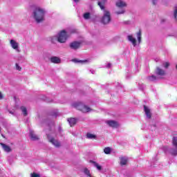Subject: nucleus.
Instances as JSON below:
<instances>
[{"instance_id": "obj_1", "label": "nucleus", "mask_w": 177, "mask_h": 177, "mask_svg": "<svg viewBox=\"0 0 177 177\" xmlns=\"http://www.w3.org/2000/svg\"><path fill=\"white\" fill-rule=\"evenodd\" d=\"M46 14V10L45 9L36 7L32 12L33 19L38 24L42 23L45 20V15Z\"/></svg>"}, {"instance_id": "obj_2", "label": "nucleus", "mask_w": 177, "mask_h": 177, "mask_svg": "<svg viewBox=\"0 0 177 177\" xmlns=\"http://www.w3.org/2000/svg\"><path fill=\"white\" fill-rule=\"evenodd\" d=\"M163 151L169 152L171 156H177V137H174L172 139V147L169 149L168 147H164Z\"/></svg>"}, {"instance_id": "obj_3", "label": "nucleus", "mask_w": 177, "mask_h": 177, "mask_svg": "<svg viewBox=\"0 0 177 177\" xmlns=\"http://www.w3.org/2000/svg\"><path fill=\"white\" fill-rule=\"evenodd\" d=\"M72 106L82 113H89V111H92V109L84 104L82 102H75L72 104Z\"/></svg>"}, {"instance_id": "obj_4", "label": "nucleus", "mask_w": 177, "mask_h": 177, "mask_svg": "<svg viewBox=\"0 0 177 177\" xmlns=\"http://www.w3.org/2000/svg\"><path fill=\"white\" fill-rule=\"evenodd\" d=\"M111 21V14L110 11L104 10V15L101 19L102 24H109Z\"/></svg>"}, {"instance_id": "obj_5", "label": "nucleus", "mask_w": 177, "mask_h": 177, "mask_svg": "<svg viewBox=\"0 0 177 177\" xmlns=\"http://www.w3.org/2000/svg\"><path fill=\"white\" fill-rule=\"evenodd\" d=\"M115 5L117 8H121V10L120 11H116L115 14L116 15H124L125 13V10L122 8H125L127 6V3L122 0H118L115 3Z\"/></svg>"}, {"instance_id": "obj_6", "label": "nucleus", "mask_w": 177, "mask_h": 177, "mask_svg": "<svg viewBox=\"0 0 177 177\" xmlns=\"http://www.w3.org/2000/svg\"><path fill=\"white\" fill-rule=\"evenodd\" d=\"M67 38H68V36H67V32H66V30H62L57 35V41L59 44H65L66 41H67Z\"/></svg>"}, {"instance_id": "obj_7", "label": "nucleus", "mask_w": 177, "mask_h": 177, "mask_svg": "<svg viewBox=\"0 0 177 177\" xmlns=\"http://www.w3.org/2000/svg\"><path fill=\"white\" fill-rule=\"evenodd\" d=\"M47 138L50 143H52V145L55 146V147H60V142H59V141L57 140H55L53 137H51L49 134H47Z\"/></svg>"}, {"instance_id": "obj_8", "label": "nucleus", "mask_w": 177, "mask_h": 177, "mask_svg": "<svg viewBox=\"0 0 177 177\" xmlns=\"http://www.w3.org/2000/svg\"><path fill=\"white\" fill-rule=\"evenodd\" d=\"M69 46L71 49L77 50V49H79L80 46H81V43L80 41H73L70 44Z\"/></svg>"}, {"instance_id": "obj_9", "label": "nucleus", "mask_w": 177, "mask_h": 177, "mask_svg": "<svg viewBox=\"0 0 177 177\" xmlns=\"http://www.w3.org/2000/svg\"><path fill=\"white\" fill-rule=\"evenodd\" d=\"M144 111L147 115V118L150 120L151 118V112L150 111V109H149L146 105H144Z\"/></svg>"}, {"instance_id": "obj_10", "label": "nucleus", "mask_w": 177, "mask_h": 177, "mask_svg": "<svg viewBox=\"0 0 177 177\" xmlns=\"http://www.w3.org/2000/svg\"><path fill=\"white\" fill-rule=\"evenodd\" d=\"M120 165L124 167V165H127L128 164V158L126 156L120 157Z\"/></svg>"}, {"instance_id": "obj_11", "label": "nucleus", "mask_w": 177, "mask_h": 177, "mask_svg": "<svg viewBox=\"0 0 177 177\" xmlns=\"http://www.w3.org/2000/svg\"><path fill=\"white\" fill-rule=\"evenodd\" d=\"M156 74L157 75H160L161 77L165 75V71L160 68V67L156 68Z\"/></svg>"}, {"instance_id": "obj_12", "label": "nucleus", "mask_w": 177, "mask_h": 177, "mask_svg": "<svg viewBox=\"0 0 177 177\" xmlns=\"http://www.w3.org/2000/svg\"><path fill=\"white\" fill-rule=\"evenodd\" d=\"M107 3V0H100L97 2L98 6H100L101 10H104V5Z\"/></svg>"}, {"instance_id": "obj_13", "label": "nucleus", "mask_w": 177, "mask_h": 177, "mask_svg": "<svg viewBox=\"0 0 177 177\" xmlns=\"http://www.w3.org/2000/svg\"><path fill=\"white\" fill-rule=\"evenodd\" d=\"M10 45L13 49H15V50H19V44L14 39L10 40Z\"/></svg>"}, {"instance_id": "obj_14", "label": "nucleus", "mask_w": 177, "mask_h": 177, "mask_svg": "<svg viewBox=\"0 0 177 177\" xmlns=\"http://www.w3.org/2000/svg\"><path fill=\"white\" fill-rule=\"evenodd\" d=\"M30 136L31 140H38V139H39L38 138V136H37L36 133H34V131L32 130H30Z\"/></svg>"}, {"instance_id": "obj_15", "label": "nucleus", "mask_w": 177, "mask_h": 177, "mask_svg": "<svg viewBox=\"0 0 177 177\" xmlns=\"http://www.w3.org/2000/svg\"><path fill=\"white\" fill-rule=\"evenodd\" d=\"M127 39H128V41H129V42H131L132 45L133 46H136V39H135L133 36L129 35L127 37Z\"/></svg>"}, {"instance_id": "obj_16", "label": "nucleus", "mask_w": 177, "mask_h": 177, "mask_svg": "<svg viewBox=\"0 0 177 177\" xmlns=\"http://www.w3.org/2000/svg\"><path fill=\"white\" fill-rule=\"evenodd\" d=\"M106 123L112 128H117L118 127V123L114 120H109Z\"/></svg>"}, {"instance_id": "obj_17", "label": "nucleus", "mask_w": 177, "mask_h": 177, "mask_svg": "<svg viewBox=\"0 0 177 177\" xmlns=\"http://www.w3.org/2000/svg\"><path fill=\"white\" fill-rule=\"evenodd\" d=\"M51 63H54L55 64H59L62 61L59 57H52L50 58Z\"/></svg>"}, {"instance_id": "obj_18", "label": "nucleus", "mask_w": 177, "mask_h": 177, "mask_svg": "<svg viewBox=\"0 0 177 177\" xmlns=\"http://www.w3.org/2000/svg\"><path fill=\"white\" fill-rule=\"evenodd\" d=\"M1 146L3 147L4 151H6V153H10V151H12L10 147L6 145V144L1 143Z\"/></svg>"}, {"instance_id": "obj_19", "label": "nucleus", "mask_w": 177, "mask_h": 177, "mask_svg": "<svg viewBox=\"0 0 177 177\" xmlns=\"http://www.w3.org/2000/svg\"><path fill=\"white\" fill-rule=\"evenodd\" d=\"M68 122L69 124L71 125V127H74V125H75V124H77V119H75L74 118H68Z\"/></svg>"}, {"instance_id": "obj_20", "label": "nucleus", "mask_w": 177, "mask_h": 177, "mask_svg": "<svg viewBox=\"0 0 177 177\" xmlns=\"http://www.w3.org/2000/svg\"><path fill=\"white\" fill-rule=\"evenodd\" d=\"M90 162L91 164L93 165V166L95 167L98 171H102V166L99 165L97 162L93 160H90Z\"/></svg>"}, {"instance_id": "obj_21", "label": "nucleus", "mask_w": 177, "mask_h": 177, "mask_svg": "<svg viewBox=\"0 0 177 177\" xmlns=\"http://www.w3.org/2000/svg\"><path fill=\"white\" fill-rule=\"evenodd\" d=\"M20 109L21 110L24 117H27V115H28V113L27 112V108H26V106H22L20 107Z\"/></svg>"}, {"instance_id": "obj_22", "label": "nucleus", "mask_w": 177, "mask_h": 177, "mask_svg": "<svg viewBox=\"0 0 177 177\" xmlns=\"http://www.w3.org/2000/svg\"><path fill=\"white\" fill-rule=\"evenodd\" d=\"M148 81H150L151 82H154V81H156L157 80V77H156V75H151V76H149L147 77Z\"/></svg>"}, {"instance_id": "obj_23", "label": "nucleus", "mask_w": 177, "mask_h": 177, "mask_svg": "<svg viewBox=\"0 0 177 177\" xmlns=\"http://www.w3.org/2000/svg\"><path fill=\"white\" fill-rule=\"evenodd\" d=\"M83 17L85 20H89L91 19V14L90 12H86L83 15Z\"/></svg>"}, {"instance_id": "obj_24", "label": "nucleus", "mask_w": 177, "mask_h": 177, "mask_svg": "<svg viewBox=\"0 0 177 177\" xmlns=\"http://www.w3.org/2000/svg\"><path fill=\"white\" fill-rule=\"evenodd\" d=\"M137 38L139 44H140L142 41V32L139 31L138 32H137Z\"/></svg>"}, {"instance_id": "obj_25", "label": "nucleus", "mask_w": 177, "mask_h": 177, "mask_svg": "<svg viewBox=\"0 0 177 177\" xmlns=\"http://www.w3.org/2000/svg\"><path fill=\"white\" fill-rule=\"evenodd\" d=\"M104 152L105 154H110V153H111V149L110 147H106L104 149Z\"/></svg>"}, {"instance_id": "obj_26", "label": "nucleus", "mask_w": 177, "mask_h": 177, "mask_svg": "<svg viewBox=\"0 0 177 177\" xmlns=\"http://www.w3.org/2000/svg\"><path fill=\"white\" fill-rule=\"evenodd\" d=\"M86 136H87L88 139H95L96 138V136H95L92 133H88L86 134Z\"/></svg>"}, {"instance_id": "obj_27", "label": "nucleus", "mask_w": 177, "mask_h": 177, "mask_svg": "<svg viewBox=\"0 0 177 177\" xmlns=\"http://www.w3.org/2000/svg\"><path fill=\"white\" fill-rule=\"evenodd\" d=\"M74 63H86V60H80L77 59H74L72 60Z\"/></svg>"}, {"instance_id": "obj_28", "label": "nucleus", "mask_w": 177, "mask_h": 177, "mask_svg": "<svg viewBox=\"0 0 177 177\" xmlns=\"http://www.w3.org/2000/svg\"><path fill=\"white\" fill-rule=\"evenodd\" d=\"M56 41H57V36H53L51 38V42L52 44H55V42H56Z\"/></svg>"}, {"instance_id": "obj_29", "label": "nucleus", "mask_w": 177, "mask_h": 177, "mask_svg": "<svg viewBox=\"0 0 177 177\" xmlns=\"http://www.w3.org/2000/svg\"><path fill=\"white\" fill-rule=\"evenodd\" d=\"M174 19L177 21V6L174 8Z\"/></svg>"}, {"instance_id": "obj_30", "label": "nucleus", "mask_w": 177, "mask_h": 177, "mask_svg": "<svg viewBox=\"0 0 177 177\" xmlns=\"http://www.w3.org/2000/svg\"><path fill=\"white\" fill-rule=\"evenodd\" d=\"M30 177H41V176L37 173H32L30 174Z\"/></svg>"}, {"instance_id": "obj_31", "label": "nucleus", "mask_w": 177, "mask_h": 177, "mask_svg": "<svg viewBox=\"0 0 177 177\" xmlns=\"http://www.w3.org/2000/svg\"><path fill=\"white\" fill-rule=\"evenodd\" d=\"M162 66L165 68H168L169 67V62H165L162 64Z\"/></svg>"}, {"instance_id": "obj_32", "label": "nucleus", "mask_w": 177, "mask_h": 177, "mask_svg": "<svg viewBox=\"0 0 177 177\" xmlns=\"http://www.w3.org/2000/svg\"><path fill=\"white\" fill-rule=\"evenodd\" d=\"M84 174H85V175H87V176H91V173H90L89 170H88V169H84Z\"/></svg>"}, {"instance_id": "obj_33", "label": "nucleus", "mask_w": 177, "mask_h": 177, "mask_svg": "<svg viewBox=\"0 0 177 177\" xmlns=\"http://www.w3.org/2000/svg\"><path fill=\"white\" fill-rule=\"evenodd\" d=\"M139 88H140L141 91H143V89H145V84H139Z\"/></svg>"}, {"instance_id": "obj_34", "label": "nucleus", "mask_w": 177, "mask_h": 177, "mask_svg": "<svg viewBox=\"0 0 177 177\" xmlns=\"http://www.w3.org/2000/svg\"><path fill=\"white\" fill-rule=\"evenodd\" d=\"M16 69L18 70V71H21V67H20L18 64H16Z\"/></svg>"}, {"instance_id": "obj_35", "label": "nucleus", "mask_w": 177, "mask_h": 177, "mask_svg": "<svg viewBox=\"0 0 177 177\" xmlns=\"http://www.w3.org/2000/svg\"><path fill=\"white\" fill-rule=\"evenodd\" d=\"M153 5H157L158 3V0H152Z\"/></svg>"}, {"instance_id": "obj_36", "label": "nucleus", "mask_w": 177, "mask_h": 177, "mask_svg": "<svg viewBox=\"0 0 177 177\" xmlns=\"http://www.w3.org/2000/svg\"><path fill=\"white\" fill-rule=\"evenodd\" d=\"M106 68H111V63H108V64L106 65Z\"/></svg>"}, {"instance_id": "obj_37", "label": "nucleus", "mask_w": 177, "mask_h": 177, "mask_svg": "<svg viewBox=\"0 0 177 177\" xmlns=\"http://www.w3.org/2000/svg\"><path fill=\"white\" fill-rule=\"evenodd\" d=\"M51 115H53V117H57V112H54Z\"/></svg>"}, {"instance_id": "obj_38", "label": "nucleus", "mask_w": 177, "mask_h": 177, "mask_svg": "<svg viewBox=\"0 0 177 177\" xmlns=\"http://www.w3.org/2000/svg\"><path fill=\"white\" fill-rule=\"evenodd\" d=\"M3 99V95H2V93L0 92V100H2Z\"/></svg>"}, {"instance_id": "obj_39", "label": "nucleus", "mask_w": 177, "mask_h": 177, "mask_svg": "<svg viewBox=\"0 0 177 177\" xmlns=\"http://www.w3.org/2000/svg\"><path fill=\"white\" fill-rule=\"evenodd\" d=\"M10 114H12V115H15V112L12 111H8Z\"/></svg>"}, {"instance_id": "obj_40", "label": "nucleus", "mask_w": 177, "mask_h": 177, "mask_svg": "<svg viewBox=\"0 0 177 177\" xmlns=\"http://www.w3.org/2000/svg\"><path fill=\"white\" fill-rule=\"evenodd\" d=\"M165 21H167V19H162L161 20V23H165Z\"/></svg>"}, {"instance_id": "obj_41", "label": "nucleus", "mask_w": 177, "mask_h": 177, "mask_svg": "<svg viewBox=\"0 0 177 177\" xmlns=\"http://www.w3.org/2000/svg\"><path fill=\"white\" fill-rule=\"evenodd\" d=\"M91 72L92 74H94L95 71H90Z\"/></svg>"}, {"instance_id": "obj_42", "label": "nucleus", "mask_w": 177, "mask_h": 177, "mask_svg": "<svg viewBox=\"0 0 177 177\" xmlns=\"http://www.w3.org/2000/svg\"><path fill=\"white\" fill-rule=\"evenodd\" d=\"M74 1V2H78L79 1V0H73Z\"/></svg>"}, {"instance_id": "obj_43", "label": "nucleus", "mask_w": 177, "mask_h": 177, "mask_svg": "<svg viewBox=\"0 0 177 177\" xmlns=\"http://www.w3.org/2000/svg\"><path fill=\"white\" fill-rule=\"evenodd\" d=\"M46 102H48V103H50V102H52V101H48V100H46Z\"/></svg>"}]
</instances>
